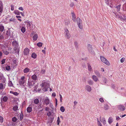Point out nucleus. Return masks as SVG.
<instances>
[{
    "mask_svg": "<svg viewBox=\"0 0 126 126\" xmlns=\"http://www.w3.org/2000/svg\"><path fill=\"white\" fill-rule=\"evenodd\" d=\"M65 36L67 39H69L70 37V35L68 30L66 29L65 32Z\"/></svg>",
    "mask_w": 126,
    "mask_h": 126,
    "instance_id": "obj_4",
    "label": "nucleus"
},
{
    "mask_svg": "<svg viewBox=\"0 0 126 126\" xmlns=\"http://www.w3.org/2000/svg\"><path fill=\"white\" fill-rule=\"evenodd\" d=\"M23 114L21 112L20 114V120L21 121L22 120V119H23Z\"/></svg>",
    "mask_w": 126,
    "mask_h": 126,
    "instance_id": "obj_38",
    "label": "nucleus"
},
{
    "mask_svg": "<svg viewBox=\"0 0 126 126\" xmlns=\"http://www.w3.org/2000/svg\"><path fill=\"white\" fill-rule=\"evenodd\" d=\"M52 112H53L52 110H51V112L50 111H48L47 113V116H50L52 114Z\"/></svg>",
    "mask_w": 126,
    "mask_h": 126,
    "instance_id": "obj_31",
    "label": "nucleus"
},
{
    "mask_svg": "<svg viewBox=\"0 0 126 126\" xmlns=\"http://www.w3.org/2000/svg\"><path fill=\"white\" fill-rule=\"evenodd\" d=\"M60 110L63 112H64L65 110L64 108L62 106L60 108Z\"/></svg>",
    "mask_w": 126,
    "mask_h": 126,
    "instance_id": "obj_33",
    "label": "nucleus"
},
{
    "mask_svg": "<svg viewBox=\"0 0 126 126\" xmlns=\"http://www.w3.org/2000/svg\"><path fill=\"white\" fill-rule=\"evenodd\" d=\"M49 109L47 107L45 108V110L46 111H48L49 110Z\"/></svg>",
    "mask_w": 126,
    "mask_h": 126,
    "instance_id": "obj_61",
    "label": "nucleus"
},
{
    "mask_svg": "<svg viewBox=\"0 0 126 126\" xmlns=\"http://www.w3.org/2000/svg\"><path fill=\"white\" fill-rule=\"evenodd\" d=\"M37 77L35 75H33L32 77V79L34 80H36L37 79Z\"/></svg>",
    "mask_w": 126,
    "mask_h": 126,
    "instance_id": "obj_23",
    "label": "nucleus"
},
{
    "mask_svg": "<svg viewBox=\"0 0 126 126\" xmlns=\"http://www.w3.org/2000/svg\"><path fill=\"white\" fill-rule=\"evenodd\" d=\"M100 58L101 61L103 63L108 65H110V64L109 62L104 57L101 56L100 57Z\"/></svg>",
    "mask_w": 126,
    "mask_h": 126,
    "instance_id": "obj_2",
    "label": "nucleus"
},
{
    "mask_svg": "<svg viewBox=\"0 0 126 126\" xmlns=\"http://www.w3.org/2000/svg\"><path fill=\"white\" fill-rule=\"evenodd\" d=\"M18 107L17 106H14L13 108V110L14 111H16L17 110Z\"/></svg>",
    "mask_w": 126,
    "mask_h": 126,
    "instance_id": "obj_26",
    "label": "nucleus"
},
{
    "mask_svg": "<svg viewBox=\"0 0 126 126\" xmlns=\"http://www.w3.org/2000/svg\"><path fill=\"white\" fill-rule=\"evenodd\" d=\"M14 13L16 14L17 15H19V12L17 10H15L14 12Z\"/></svg>",
    "mask_w": 126,
    "mask_h": 126,
    "instance_id": "obj_40",
    "label": "nucleus"
},
{
    "mask_svg": "<svg viewBox=\"0 0 126 126\" xmlns=\"http://www.w3.org/2000/svg\"><path fill=\"white\" fill-rule=\"evenodd\" d=\"M74 45L76 47H78V43L77 42L75 41L74 42Z\"/></svg>",
    "mask_w": 126,
    "mask_h": 126,
    "instance_id": "obj_45",
    "label": "nucleus"
},
{
    "mask_svg": "<svg viewBox=\"0 0 126 126\" xmlns=\"http://www.w3.org/2000/svg\"><path fill=\"white\" fill-rule=\"evenodd\" d=\"M109 108V106L107 105H105L104 106V109L105 110H107Z\"/></svg>",
    "mask_w": 126,
    "mask_h": 126,
    "instance_id": "obj_30",
    "label": "nucleus"
},
{
    "mask_svg": "<svg viewBox=\"0 0 126 126\" xmlns=\"http://www.w3.org/2000/svg\"><path fill=\"white\" fill-rule=\"evenodd\" d=\"M88 49L90 53H92L93 51V48L91 45L89 44L88 45Z\"/></svg>",
    "mask_w": 126,
    "mask_h": 126,
    "instance_id": "obj_8",
    "label": "nucleus"
},
{
    "mask_svg": "<svg viewBox=\"0 0 126 126\" xmlns=\"http://www.w3.org/2000/svg\"><path fill=\"white\" fill-rule=\"evenodd\" d=\"M125 59L124 58H122L120 60V62L121 63H123L125 61Z\"/></svg>",
    "mask_w": 126,
    "mask_h": 126,
    "instance_id": "obj_52",
    "label": "nucleus"
},
{
    "mask_svg": "<svg viewBox=\"0 0 126 126\" xmlns=\"http://www.w3.org/2000/svg\"><path fill=\"white\" fill-rule=\"evenodd\" d=\"M44 102H45L46 105H47L49 103V100L47 97L44 100Z\"/></svg>",
    "mask_w": 126,
    "mask_h": 126,
    "instance_id": "obj_11",
    "label": "nucleus"
},
{
    "mask_svg": "<svg viewBox=\"0 0 126 126\" xmlns=\"http://www.w3.org/2000/svg\"><path fill=\"white\" fill-rule=\"evenodd\" d=\"M99 101L101 102L102 103H103L104 102V100H103V99L102 98H100L99 99Z\"/></svg>",
    "mask_w": 126,
    "mask_h": 126,
    "instance_id": "obj_49",
    "label": "nucleus"
},
{
    "mask_svg": "<svg viewBox=\"0 0 126 126\" xmlns=\"http://www.w3.org/2000/svg\"><path fill=\"white\" fill-rule=\"evenodd\" d=\"M4 29V27L1 25H0V31L2 32Z\"/></svg>",
    "mask_w": 126,
    "mask_h": 126,
    "instance_id": "obj_27",
    "label": "nucleus"
},
{
    "mask_svg": "<svg viewBox=\"0 0 126 126\" xmlns=\"http://www.w3.org/2000/svg\"><path fill=\"white\" fill-rule=\"evenodd\" d=\"M74 5V3L73 2H71L70 4V6L72 7Z\"/></svg>",
    "mask_w": 126,
    "mask_h": 126,
    "instance_id": "obj_54",
    "label": "nucleus"
},
{
    "mask_svg": "<svg viewBox=\"0 0 126 126\" xmlns=\"http://www.w3.org/2000/svg\"><path fill=\"white\" fill-rule=\"evenodd\" d=\"M8 85L10 86H12L13 85L12 82H9L8 83Z\"/></svg>",
    "mask_w": 126,
    "mask_h": 126,
    "instance_id": "obj_59",
    "label": "nucleus"
},
{
    "mask_svg": "<svg viewBox=\"0 0 126 126\" xmlns=\"http://www.w3.org/2000/svg\"><path fill=\"white\" fill-rule=\"evenodd\" d=\"M88 83L89 85H91L93 84V82L91 80H89L88 81Z\"/></svg>",
    "mask_w": 126,
    "mask_h": 126,
    "instance_id": "obj_37",
    "label": "nucleus"
},
{
    "mask_svg": "<svg viewBox=\"0 0 126 126\" xmlns=\"http://www.w3.org/2000/svg\"><path fill=\"white\" fill-rule=\"evenodd\" d=\"M11 10H12L13 11L14 10V6L13 5H11Z\"/></svg>",
    "mask_w": 126,
    "mask_h": 126,
    "instance_id": "obj_57",
    "label": "nucleus"
},
{
    "mask_svg": "<svg viewBox=\"0 0 126 126\" xmlns=\"http://www.w3.org/2000/svg\"><path fill=\"white\" fill-rule=\"evenodd\" d=\"M0 13H2L3 11V6L1 2H0Z\"/></svg>",
    "mask_w": 126,
    "mask_h": 126,
    "instance_id": "obj_13",
    "label": "nucleus"
},
{
    "mask_svg": "<svg viewBox=\"0 0 126 126\" xmlns=\"http://www.w3.org/2000/svg\"><path fill=\"white\" fill-rule=\"evenodd\" d=\"M3 122V118L2 117L0 116V122L2 123Z\"/></svg>",
    "mask_w": 126,
    "mask_h": 126,
    "instance_id": "obj_44",
    "label": "nucleus"
},
{
    "mask_svg": "<svg viewBox=\"0 0 126 126\" xmlns=\"http://www.w3.org/2000/svg\"><path fill=\"white\" fill-rule=\"evenodd\" d=\"M43 45L42 43L41 42H39L37 44V45L39 47H42Z\"/></svg>",
    "mask_w": 126,
    "mask_h": 126,
    "instance_id": "obj_34",
    "label": "nucleus"
},
{
    "mask_svg": "<svg viewBox=\"0 0 126 126\" xmlns=\"http://www.w3.org/2000/svg\"><path fill=\"white\" fill-rule=\"evenodd\" d=\"M78 25L79 27L81 29H82V26L81 25V24H79Z\"/></svg>",
    "mask_w": 126,
    "mask_h": 126,
    "instance_id": "obj_46",
    "label": "nucleus"
},
{
    "mask_svg": "<svg viewBox=\"0 0 126 126\" xmlns=\"http://www.w3.org/2000/svg\"><path fill=\"white\" fill-rule=\"evenodd\" d=\"M120 5H119L116 6V8L117 9V11H120Z\"/></svg>",
    "mask_w": 126,
    "mask_h": 126,
    "instance_id": "obj_35",
    "label": "nucleus"
},
{
    "mask_svg": "<svg viewBox=\"0 0 126 126\" xmlns=\"http://www.w3.org/2000/svg\"><path fill=\"white\" fill-rule=\"evenodd\" d=\"M71 14L72 17V19L74 22H76V17L75 15L73 12H72Z\"/></svg>",
    "mask_w": 126,
    "mask_h": 126,
    "instance_id": "obj_7",
    "label": "nucleus"
},
{
    "mask_svg": "<svg viewBox=\"0 0 126 126\" xmlns=\"http://www.w3.org/2000/svg\"><path fill=\"white\" fill-rule=\"evenodd\" d=\"M38 38L37 34L36 33L35 35H33V39L34 41H35L37 40Z\"/></svg>",
    "mask_w": 126,
    "mask_h": 126,
    "instance_id": "obj_18",
    "label": "nucleus"
},
{
    "mask_svg": "<svg viewBox=\"0 0 126 126\" xmlns=\"http://www.w3.org/2000/svg\"><path fill=\"white\" fill-rule=\"evenodd\" d=\"M102 120L103 123L105 125L106 124V120L104 118H103Z\"/></svg>",
    "mask_w": 126,
    "mask_h": 126,
    "instance_id": "obj_36",
    "label": "nucleus"
},
{
    "mask_svg": "<svg viewBox=\"0 0 126 126\" xmlns=\"http://www.w3.org/2000/svg\"><path fill=\"white\" fill-rule=\"evenodd\" d=\"M113 119L112 117H110L109 118L108 120V122L110 124H111L113 121Z\"/></svg>",
    "mask_w": 126,
    "mask_h": 126,
    "instance_id": "obj_15",
    "label": "nucleus"
},
{
    "mask_svg": "<svg viewBox=\"0 0 126 126\" xmlns=\"http://www.w3.org/2000/svg\"><path fill=\"white\" fill-rule=\"evenodd\" d=\"M60 118L59 117H58V119L57 121V125H58L59 124L60 122Z\"/></svg>",
    "mask_w": 126,
    "mask_h": 126,
    "instance_id": "obj_42",
    "label": "nucleus"
},
{
    "mask_svg": "<svg viewBox=\"0 0 126 126\" xmlns=\"http://www.w3.org/2000/svg\"><path fill=\"white\" fill-rule=\"evenodd\" d=\"M27 110L28 112L30 113L32 111V108L31 107H28L27 109Z\"/></svg>",
    "mask_w": 126,
    "mask_h": 126,
    "instance_id": "obj_19",
    "label": "nucleus"
},
{
    "mask_svg": "<svg viewBox=\"0 0 126 126\" xmlns=\"http://www.w3.org/2000/svg\"><path fill=\"white\" fill-rule=\"evenodd\" d=\"M42 83L40 84V86L42 87H44L43 90L45 91H47V89L49 87V83L47 81H43Z\"/></svg>",
    "mask_w": 126,
    "mask_h": 126,
    "instance_id": "obj_1",
    "label": "nucleus"
},
{
    "mask_svg": "<svg viewBox=\"0 0 126 126\" xmlns=\"http://www.w3.org/2000/svg\"><path fill=\"white\" fill-rule=\"evenodd\" d=\"M14 50L18 54V55L19 54V48L17 47L14 48Z\"/></svg>",
    "mask_w": 126,
    "mask_h": 126,
    "instance_id": "obj_16",
    "label": "nucleus"
},
{
    "mask_svg": "<svg viewBox=\"0 0 126 126\" xmlns=\"http://www.w3.org/2000/svg\"><path fill=\"white\" fill-rule=\"evenodd\" d=\"M86 89L87 91L89 92L91 91L92 90L91 87L88 85H87L86 86Z\"/></svg>",
    "mask_w": 126,
    "mask_h": 126,
    "instance_id": "obj_12",
    "label": "nucleus"
},
{
    "mask_svg": "<svg viewBox=\"0 0 126 126\" xmlns=\"http://www.w3.org/2000/svg\"><path fill=\"white\" fill-rule=\"evenodd\" d=\"M25 78L23 76L21 78V79L20 80H26L25 79Z\"/></svg>",
    "mask_w": 126,
    "mask_h": 126,
    "instance_id": "obj_56",
    "label": "nucleus"
},
{
    "mask_svg": "<svg viewBox=\"0 0 126 126\" xmlns=\"http://www.w3.org/2000/svg\"><path fill=\"white\" fill-rule=\"evenodd\" d=\"M52 96H56L55 93H52Z\"/></svg>",
    "mask_w": 126,
    "mask_h": 126,
    "instance_id": "obj_64",
    "label": "nucleus"
},
{
    "mask_svg": "<svg viewBox=\"0 0 126 126\" xmlns=\"http://www.w3.org/2000/svg\"><path fill=\"white\" fill-rule=\"evenodd\" d=\"M59 95L60 96V101L61 102H62V97L60 94H59Z\"/></svg>",
    "mask_w": 126,
    "mask_h": 126,
    "instance_id": "obj_50",
    "label": "nucleus"
},
{
    "mask_svg": "<svg viewBox=\"0 0 126 126\" xmlns=\"http://www.w3.org/2000/svg\"><path fill=\"white\" fill-rule=\"evenodd\" d=\"M29 52V50L28 48H26L23 51L24 54L25 55H27L28 54Z\"/></svg>",
    "mask_w": 126,
    "mask_h": 126,
    "instance_id": "obj_5",
    "label": "nucleus"
},
{
    "mask_svg": "<svg viewBox=\"0 0 126 126\" xmlns=\"http://www.w3.org/2000/svg\"><path fill=\"white\" fill-rule=\"evenodd\" d=\"M10 93H12L13 94L16 95H17L18 94L16 92H14L13 91H11L10 92Z\"/></svg>",
    "mask_w": 126,
    "mask_h": 126,
    "instance_id": "obj_39",
    "label": "nucleus"
},
{
    "mask_svg": "<svg viewBox=\"0 0 126 126\" xmlns=\"http://www.w3.org/2000/svg\"><path fill=\"white\" fill-rule=\"evenodd\" d=\"M18 9L19 10H20L21 11H23V8L22 7H20Z\"/></svg>",
    "mask_w": 126,
    "mask_h": 126,
    "instance_id": "obj_63",
    "label": "nucleus"
},
{
    "mask_svg": "<svg viewBox=\"0 0 126 126\" xmlns=\"http://www.w3.org/2000/svg\"><path fill=\"white\" fill-rule=\"evenodd\" d=\"M5 59H3L2 61H1V64H4L5 62Z\"/></svg>",
    "mask_w": 126,
    "mask_h": 126,
    "instance_id": "obj_51",
    "label": "nucleus"
},
{
    "mask_svg": "<svg viewBox=\"0 0 126 126\" xmlns=\"http://www.w3.org/2000/svg\"><path fill=\"white\" fill-rule=\"evenodd\" d=\"M8 99V97L6 96H4L1 98V101H3L4 102H6Z\"/></svg>",
    "mask_w": 126,
    "mask_h": 126,
    "instance_id": "obj_10",
    "label": "nucleus"
},
{
    "mask_svg": "<svg viewBox=\"0 0 126 126\" xmlns=\"http://www.w3.org/2000/svg\"><path fill=\"white\" fill-rule=\"evenodd\" d=\"M97 124L98 126H102V124H101L100 121H98V120L97 119Z\"/></svg>",
    "mask_w": 126,
    "mask_h": 126,
    "instance_id": "obj_41",
    "label": "nucleus"
},
{
    "mask_svg": "<svg viewBox=\"0 0 126 126\" xmlns=\"http://www.w3.org/2000/svg\"><path fill=\"white\" fill-rule=\"evenodd\" d=\"M30 70L29 68L28 67H26L23 70V72L24 73H27L28 72H29Z\"/></svg>",
    "mask_w": 126,
    "mask_h": 126,
    "instance_id": "obj_20",
    "label": "nucleus"
},
{
    "mask_svg": "<svg viewBox=\"0 0 126 126\" xmlns=\"http://www.w3.org/2000/svg\"><path fill=\"white\" fill-rule=\"evenodd\" d=\"M95 74L98 76V77H101V75L99 73L98 71H95Z\"/></svg>",
    "mask_w": 126,
    "mask_h": 126,
    "instance_id": "obj_21",
    "label": "nucleus"
},
{
    "mask_svg": "<svg viewBox=\"0 0 126 126\" xmlns=\"http://www.w3.org/2000/svg\"><path fill=\"white\" fill-rule=\"evenodd\" d=\"M21 32L23 33H24L26 31L25 28L24 27H22L21 29Z\"/></svg>",
    "mask_w": 126,
    "mask_h": 126,
    "instance_id": "obj_29",
    "label": "nucleus"
},
{
    "mask_svg": "<svg viewBox=\"0 0 126 126\" xmlns=\"http://www.w3.org/2000/svg\"><path fill=\"white\" fill-rule=\"evenodd\" d=\"M36 33V32H35L34 31H33L32 32L31 35L32 36L33 35H35Z\"/></svg>",
    "mask_w": 126,
    "mask_h": 126,
    "instance_id": "obj_48",
    "label": "nucleus"
},
{
    "mask_svg": "<svg viewBox=\"0 0 126 126\" xmlns=\"http://www.w3.org/2000/svg\"><path fill=\"white\" fill-rule=\"evenodd\" d=\"M5 67L6 70L7 71L10 70L11 69L10 66L9 65H7Z\"/></svg>",
    "mask_w": 126,
    "mask_h": 126,
    "instance_id": "obj_32",
    "label": "nucleus"
},
{
    "mask_svg": "<svg viewBox=\"0 0 126 126\" xmlns=\"http://www.w3.org/2000/svg\"><path fill=\"white\" fill-rule=\"evenodd\" d=\"M27 23V27H30L31 26V22H28Z\"/></svg>",
    "mask_w": 126,
    "mask_h": 126,
    "instance_id": "obj_47",
    "label": "nucleus"
},
{
    "mask_svg": "<svg viewBox=\"0 0 126 126\" xmlns=\"http://www.w3.org/2000/svg\"><path fill=\"white\" fill-rule=\"evenodd\" d=\"M118 107L119 109L122 111H124L125 109L124 106L123 105H119L118 106Z\"/></svg>",
    "mask_w": 126,
    "mask_h": 126,
    "instance_id": "obj_6",
    "label": "nucleus"
},
{
    "mask_svg": "<svg viewBox=\"0 0 126 126\" xmlns=\"http://www.w3.org/2000/svg\"><path fill=\"white\" fill-rule=\"evenodd\" d=\"M45 72V70H41V73L43 74H44Z\"/></svg>",
    "mask_w": 126,
    "mask_h": 126,
    "instance_id": "obj_58",
    "label": "nucleus"
},
{
    "mask_svg": "<svg viewBox=\"0 0 126 126\" xmlns=\"http://www.w3.org/2000/svg\"><path fill=\"white\" fill-rule=\"evenodd\" d=\"M3 52H4V54L6 55H7L9 53V52L7 51H4Z\"/></svg>",
    "mask_w": 126,
    "mask_h": 126,
    "instance_id": "obj_55",
    "label": "nucleus"
},
{
    "mask_svg": "<svg viewBox=\"0 0 126 126\" xmlns=\"http://www.w3.org/2000/svg\"><path fill=\"white\" fill-rule=\"evenodd\" d=\"M34 102L35 104H37L39 102V100L38 99H36L34 100Z\"/></svg>",
    "mask_w": 126,
    "mask_h": 126,
    "instance_id": "obj_25",
    "label": "nucleus"
},
{
    "mask_svg": "<svg viewBox=\"0 0 126 126\" xmlns=\"http://www.w3.org/2000/svg\"><path fill=\"white\" fill-rule=\"evenodd\" d=\"M88 68L89 70L90 71H91V70L92 68L91 66L89 64L88 65Z\"/></svg>",
    "mask_w": 126,
    "mask_h": 126,
    "instance_id": "obj_43",
    "label": "nucleus"
},
{
    "mask_svg": "<svg viewBox=\"0 0 126 126\" xmlns=\"http://www.w3.org/2000/svg\"><path fill=\"white\" fill-rule=\"evenodd\" d=\"M120 118L118 116H116V120H118L120 119Z\"/></svg>",
    "mask_w": 126,
    "mask_h": 126,
    "instance_id": "obj_60",
    "label": "nucleus"
},
{
    "mask_svg": "<svg viewBox=\"0 0 126 126\" xmlns=\"http://www.w3.org/2000/svg\"><path fill=\"white\" fill-rule=\"evenodd\" d=\"M13 45L15 47V48L18 47V43L16 41H14L12 43Z\"/></svg>",
    "mask_w": 126,
    "mask_h": 126,
    "instance_id": "obj_9",
    "label": "nucleus"
},
{
    "mask_svg": "<svg viewBox=\"0 0 126 126\" xmlns=\"http://www.w3.org/2000/svg\"><path fill=\"white\" fill-rule=\"evenodd\" d=\"M35 84V82L33 81H28V85L29 87L31 88L32 87L33 85H34Z\"/></svg>",
    "mask_w": 126,
    "mask_h": 126,
    "instance_id": "obj_3",
    "label": "nucleus"
},
{
    "mask_svg": "<svg viewBox=\"0 0 126 126\" xmlns=\"http://www.w3.org/2000/svg\"><path fill=\"white\" fill-rule=\"evenodd\" d=\"M17 120V118L15 117H13L12 118V121L14 122H16Z\"/></svg>",
    "mask_w": 126,
    "mask_h": 126,
    "instance_id": "obj_28",
    "label": "nucleus"
},
{
    "mask_svg": "<svg viewBox=\"0 0 126 126\" xmlns=\"http://www.w3.org/2000/svg\"><path fill=\"white\" fill-rule=\"evenodd\" d=\"M36 54L34 53H33L32 54V57L34 59H35L36 58Z\"/></svg>",
    "mask_w": 126,
    "mask_h": 126,
    "instance_id": "obj_24",
    "label": "nucleus"
},
{
    "mask_svg": "<svg viewBox=\"0 0 126 126\" xmlns=\"http://www.w3.org/2000/svg\"><path fill=\"white\" fill-rule=\"evenodd\" d=\"M3 87V85L2 83L0 84V89H2Z\"/></svg>",
    "mask_w": 126,
    "mask_h": 126,
    "instance_id": "obj_53",
    "label": "nucleus"
},
{
    "mask_svg": "<svg viewBox=\"0 0 126 126\" xmlns=\"http://www.w3.org/2000/svg\"><path fill=\"white\" fill-rule=\"evenodd\" d=\"M77 21L78 24H82V21L81 19L79 18H77Z\"/></svg>",
    "mask_w": 126,
    "mask_h": 126,
    "instance_id": "obj_17",
    "label": "nucleus"
},
{
    "mask_svg": "<svg viewBox=\"0 0 126 126\" xmlns=\"http://www.w3.org/2000/svg\"><path fill=\"white\" fill-rule=\"evenodd\" d=\"M26 80H21L19 81V84L20 85L21 84H22L23 85H24V83L25 82Z\"/></svg>",
    "mask_w": 126,
    "mask_h": 126,
    "instance_id": "obj_22",
    "label": "nucleus"
},
{
    "mask_svg": "<svg viewBox=\"0 0 126 126\" xmlns=\"http://www.w3.org/2000/svg\"><path fill=\"white\" fill-rule=\"evenodd\" d=\"M92 78L96 82L98 80V79L97 77L95 75H93L92 76Z\"/></svg>",
    "mask_w": 126,
    "mask_h": 126,
    "instance_id": "obj_14",
    "label": "nucleus"
},
{
    "mask_svg": "<svg viewBox=\"0 0 126 126\" xmlns=\"http://www.w3.org/2000/svg\"><path fill=\"white\" fill-rule=\"evenodd\" d=\"M15 19L14 18H12L10 19V21H14Z\"/></svg>",
    "mask_w": 126,
    "mask_h": 126,
    "instance_id": "obj_62",
    "label": "nucleus"
}]
</instances>
